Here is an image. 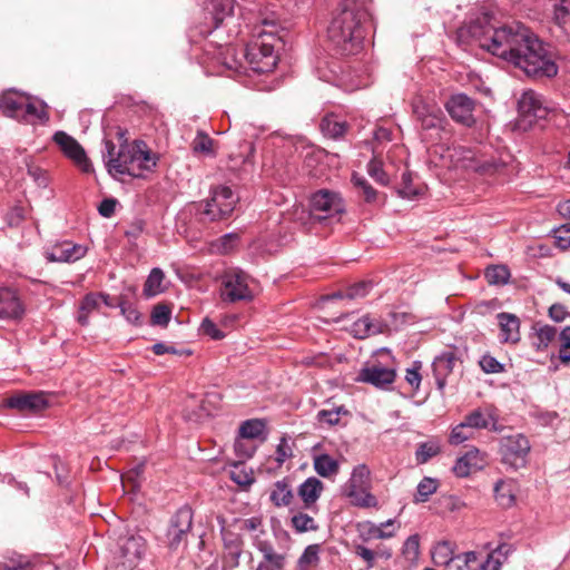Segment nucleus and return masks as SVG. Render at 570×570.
<instances>
[{"label":"nucleus","instance_id":"nucleus-44","mask_svg":"<svg viewBox=\"0 0 570 570\" xmlns=\"http://www.w3.org/2000/svg\"><path fill=\"white\" fill-rule=\"evenodd\" d=\"M422 193H423L422 187L413 186L412 174L409 171H404L402 174V181L397 189V194L403 198L414 199Z\"/></svg>","mask_w":570,"mask_h":570},{"label":"nucleus","instance_id":"nucleus-60","mask_svg":"<svg viewBox=\"0 0 570 570\" xmlns=\"http://www.w3.org/2000/svg\"><path fill=\"white\" fill-rule=\"evenodd\" d=\"M0 570H33L32 563L24 557L11 559L9 562H0Z\"/></svg>","mask_w":570,"mask_h":570},{"label":"nucleus","instance_id":"nucleus-59","mask_svg":"<svg viewBox=\"0 0 570 570\" xmlns=\"http://www.w3.org/2000/svg\"><path fill=\"white\" fill-rule=\"evenodd\" d=\"M483 372L488 374H497L504 371L503 364H501L495 357L487 354L483 355L479 362Z\"/></svg>","mask_w":570,"mask_h":570},{"label":"nucleus","instance_id":"nucleus-37","mask_svg":"<svg viewBox=\"0 0 570 570\" xmlns=\"http://www.w3.org/2000/svg\"><path fill=\"white\" fill-rule=\"evenodd\" d=\"M164 278L165 274L160 268H153L145 282L144 295L146 297H154L160 294L164 291L161 286Z\"/></svg>","mask_w":570,"mask_h":570},{"label":"nucleus","instance_id":"nucleus-35","mask_svg":"<svg viewBox=\"0 0 570 570\" xmlns=\"http://www.w3.org/2000/svg\"><path fill=\"white\" fill-rule=\"evenodd\" d=\"M314 470L323 478H331L338 473V462L328 454H320L314 458Z\"/></svg>","mask_w":570,"mask_h":570},{"label":"nucleus","instance_id":"nucleus-57","mask_svg":"<svg viewBox=\"0 0 570 570\" xmlns=\"http://www.w3.org/2000/svg\"><path fill=\"white\" fill-rule=\"evenodd\" d=\"M371 288H372V282L363 281V282L356 283V284L350 286L348 288H346L345 297L348 299H356V298L365 297L370 293Z\"/></svg>","mask_w":570,"mask_h":570},{"label":"nucleus","instance_id":"nucleus-16","mask_svg":"<svg viewBox=\"0 0 570 570\" xmlns=\"http://www.w3.org/2000/svg\"><path fill=\"white\" fill-rule=\"evenodd\" d=\"M449 158L454 167L472 169L482 173H490L494 167L492 164H479L475 159V153L470 148L456 146L448 150Z\"/></svg>","mask_w":570,"mask_h":570},{"label":"nucleus","instance_id":"nucleus-7","mask_svg":"<svg viewBox=\"0 0 570 570\" xmlns=\"http://www.w3.org/2000/svg\"><path fill=\"white\" fill-rule=\"evenodd\" d=\"M529 452L530 443L522 434L503 436L500 440L501 462L514 471L527 465Z\"/></svg>","mask_w":570,"mask_h":570},{"label":"nucleus","instance_id":"nucleus-20","mask_svg":"<svg viewBox=\"0 0 570 570\" xmlns=\"http://www.w3.org/2000/svg\"><path fill=\"white\" fill-rule=\"evenodd\" d=\"M485 463L484 454L479 449L472 448L455 461L452 470L456 476L465 478L472 472L482 470Z\"/></svg>","mask_w":570,"mask_h":570},{"label":"nucleus","instance_id":"nucleus-49","mask_svg":"<svg viewBox=\"0 0 570 570\" xmlns=\"http://www.w3.org/2000/svg\"><path fill=\"white\" fill-rule=\"evenodd\" d=\"M440 453V446L438 443L429 441L419 444L415 451V460L420 464L426 463L430 459Z\"/></svg>","mask_w":570,"mask_h":570},{"label":"nucleus","instance_id":"nucleus-15","mask_svg":"<svg viewBox=\"0 0 570 570\" xmlns=\"http://www.w3.org/2000/svg\"><path fill=\"white\" fill-rule=\"evenodd\" d=\"M519 111L523 118L528 119L529 124L543 119L548 115V108L543 105L541 95L533 90L522 94L519 100Z\"/></svg>","mask_w":570,"mask_h":570},{"label":"nucleus","instance_id":"nucleus-63","mask_svg":"<svg viewBox=\"0 0 570 570\" xmlns=\"http://www.w3.org/2000/svg\"><path fill=\"white\" fill-rule=\"evenodd\" d=\"M421 363L414 362L413 367L406 370L405 380L414 389L419 390L422 376L420 374Z\"/></svg>","mask_w":570,"mask_h":570},{"label":"nucleus","instance_id":"nucleus-25","mask_svg":"<svg viewBox=\"0 0 570 570\" xmlns=\"http://www.w3.org/2000/svg\"><path fill=\"white\" fill-rule=\"evenodd\" d=\"M223 541L224 547L228 551V554L225 556V561L232 568L237 567L239 564V558L242 554V538L227 530H223Z\"/></svg>","mask_w":570,"mask_h":570},{"label":"nucleus","instance_id":"nucleus-43","mask_svg":"<svg viewBox=\"0 0 570 570\" xmlns=\"http://www.w3.org/2000/svg\"><path fill=\"white\" fill-rule=\"evenodd\" d=\"M320 544H309L305 548L303 554L298 559V566L303 570L316 567L320 563Z\"/></svg>","mask_w":570,"mask_h":570},{"label":"nucleus","instance_id":"nucleus-42","mask_svg":"<svg viewBox=\"0 0 570 570\" xmlns=\"http://www.w3.org/2000/svg\"><path fill=\"white\" fill-rule=\"evenodd\" d=\"M352 181L357 188L358 194L364 198L366 203H375L377 199V191L370 185L365 177L357 174H353Z\"/></svg>","mask_w":570,"mask_h":570},{"label":"nucleus","instance_id":"nucleus-22","mask_svg":"<svg viewBox=\"0 0 570 570\" xmlns=\"http://www.w3.org/2000/svg\"><path fill=\"white\" fill-rule=\"evenodd\" d=\"M498 321L501 331V341L504 343H517L520 341V321L514 314L499 313Z\"/></svg>","mask_w":570,"mask_h":570},{"label":"nucleus","instance_id":"nucleus-10","mask_svg":"<svg viewBox=\"0 0 570 570\" xmlns=\"http://www.w3.org/2000/svg\"><path fill=\"white\" fill-rule=\"evenodd\" d=\"M193 525V510L188 505H184L177 510L171 517L167 530V543L170 549H178L187 542L188 533Z\"/></svg>","mask_w":570,"mask_h":570},{"label":"nucleus","instance_id":"nucleus-3","mask_svg":"<svg viewBox=\"0 0 570 570\" xmlns=\"http://www.w3.org/2000/svg\"><path fill=\"white\" fill-rule=\"evenodd\" d=\"M104 160L111 175L141 177L144 171H151L157 165V155L146 149L142 140L121 144L118 151L111 140L105 141Z\"/></svg>","mask_w":570,"mask_h":570},{"label":"nucleus","instance_id":"nucleus-27","mask_svg":"<svg viewBox=\"0 0 570 570\" xmlns=\"http://www.w3.org/2000/svg\"><path fill=\"white\" fill-rule=\"evenodd\" d=\"M370 488V470L365 464L355 466L343 487V494H354V489Z\"/></svg>","mask_w":570,"mask_h":570},{"label":"nucleus","instance_id":"nucleus-17","mask_svg":"<svg viewBox=\"0 0 570 570\" xmlns=\"http://www.w3.org/2000/svg\"><path fill=\"white\" fill-rule=\"evenodd\" d=\"M6 404L8 407L16 409L21 413H36L43 410L48 402L45 393L36 392L11 396L7 400Z\"/></svg>","mask_w":570,"mask_h":570},{"label":"nucleus","instance_id":"nucleus-40","mask_svg":"<svg viewBox=\"0 0 570 570\" xmlns=\"http://www.w3.org/2000/svg\"><path fill=\"white\" fill-rule=\"evenodd\" d=\"M454 557L451 543L448 541L438 543L432 551L434 564L443 566V568H445Z\"/></svg>","mask_w":570,"mask_h":570},{"label":"nucleus","instance_id":"nucleus-62","mask_svg":"<svg viewBox=\"0 0 570 570\" xmlns=\"http://www.w3.org/2000/svg\"><path fill=\"white\" fill-rule=\"evenodd\" d=\"M200 330L204 334L208 335L213 340H222L225 336V334L218 330L216 324L208 317L203 320Z\"/></svg>","mask_w":570,"mask_h":570},{"label":"nucleus","instance_id":"nucleus-64","mask_svg":"<svg viewBox=\"0 0 570 570\" xmlns=\"http://www.w3.org/2000/svg\"><path fill=\"white\" fill-rule=\"evenodd\" d=\"M355 553L357 557H360L362 560H364L366 562L367 569H372L374 567L375 551H373L364 546H356Z\"/></svg>","mask_w":570,"mask_h":570},{"label":"nucleus","instance_id":"nucleus-38","mask_svg":"<svg viewBox=\"0 0 570 570\" xmlns=\"http://www.w3.org/2000/svg\"><path fill=\"white\" fill-rule=\"evenodd\" d=\"M552 1V20L563 28L570 23V0H551Z\"/></svg>","mask_w":570,"mask_h":570},{"label":"nucleus","instance_id":"nucleus-28","mask_svg":"<svg viewBox=\"0 0 570 570\" xmlns=\"http://www.w3.org/2000/svg\"><path fill=\"white\" fill-rule=\"evenodd\" d=\"M531 335V344L537 351H544L557 336V328L551 325L535 324Z\"/></svg>","mask_w":570,"mask_h":570},{"label":"nucleus","instance_id":"nucleus-34","mask_svg":"<svg viewBox=\"0 0 570 570\" xmlns=\"http://www.w3.org/2000/svg\"><path fill=\"white\" fill-rule=\"evenodd\" d=\"M46 107L47 106L43 102L35 104L29 99L26 100L20 121L32 124L36 120H39L40 122H46L49 119Z\"/></svg>","mask_w":570,"mask_h":570},{"label":"nucleus","instance_id":"nucleus-56","mask_svg":"<svg viewBox=\"0 0 570 570\" xmlns=\"http://www.w3.org/2000/svg\"><path fill=\"white\" fill-rule=\"evenodd\" d=\"M367 173L368 175L379 184L385 186L389 184V176L383 169V165L377 159H372L367 164Z\"/></svg>","mask_w":570,"mask_h":570},{"label":"nucleus","instance_id":"nucleus-13","mask_svg":"<svg viewBox=\"0 0 570 570\" xmlns=\"http://www.w3.org/2000/svg\"><path fill=\"white\" fill-rule=\"evenodd\" d=\"M53 141L59 146L65 156L70 158L83 173L92 171V165L85 149L73 137L65 131H57L53 135Z\"/></svg>","mask_w":570,"mask_h":570},{"label":"nucleus","instance_id":"nucleus-12","mask_svg":"<svg viewBox=\"0 0 570 570\" xmlns=\"http://www.w3.org/2000/svg\"><path fill=\"white\" fill-rule=\"evenodd\" d=\"M501 561L492 553L484 560L479 559L475 552L456 554L444 570H500Z\"/></svg>","mask_w":570,"mask_h":570},{"label":"nucleus","instance_id":"nucleus-30","mask_svg":"<svg viewBox=\"0 0 570 570\" xmlns=\"http://www.w3.org/2000/svg\"><path fill=\"white\" fill-rule=\"evenodd\" d=\"M497 502L503 508H510L515 501V485L512 480H499L494 485Z\"/></svg>","mask_w":570,"mask_h":570},{"label":"nucleus","instance_id":"nucleus-45","mask_svg":"<svg viewBox=\"0 0 570 570\" xmlns=\"http://www.w3.org/2000/svg\"><path fill=\"white\" fill-rule=\"evenodd\" d=\"M438 490V480L425 476L417 484L415 502H426L429 498Z\"/></svg>","mask_w":570,"mask_h":570},{"label":"nucleus","instance_id":"nucleus-23","mask_svg":"<svg viewBox=\"0 0 570 570\" xmlns=\"http://www.w3.org/2000/svg\"><path fill=\"white\" fill-rule=\"evenodd\" d=\"M26 100H28V96L14 92L4 94L0 98V109L4 116L20 121Z\"/></svg>","mask_w":570,"mask_h":570},{"label":"nucleus","instance_id":"nucleus-50","mask_svg":"<svg viewBox=\"0 0 570 570\" xmlns=\"http://www.w3.org/2000/svg\"><path fill=\"white\" fill-rule=\"evenodd\" d=\"M259 551L263 553L264 559L269 562L275 569L279 570L284 567L285 557L274 551V548L268 542H261L258 546Z\"/></svg>","mask_w":570,"mask_h":570},{"label":"nucleus","instance_id":"nucleus-9","mask_svg":"<svg viewBox=\"0 0 570 570\" xmlns=\"http://www.w3.org/2000/svg\"><path fill=\"white\" fill-rule=\"evenodd\" d=\"M247 278V275L238 269L226 272L222 277V299L229 303L252 299Z\"/></svg>","mask_w":570,"mask_h":570},{"label":"nucleus","instance_id":"nucleus-58","mask_svg":"<svg viewBox=\"0 0 570 570\" xmlns=\"http://www.w3.org/2000/svg\"><path fill=\"white\" fill-rule=\"evenodd\" d=\"M118 307L129 323L135 325L140 324L141 314L128 301L120 299Z\"/></svg>","mask_w":570,"mask_h":570},{"label":"nucleus","instance_id":"nucleus-51","mask_svg":"<svg viewBox=\"0 0 570 570\" xmlns=\"http://www.w3.org/2000/svg\"><path fill=\"white\" fill-rule=\"evenodd\" d=\"M394 520L390 519L381 524H371L368 535L374 539H389L394 537L395 529L393 528Z\"/></svg>","mask_w":570,"mask_h":570},{"label":"nucleus","instance_id":"nucleus-5","mask_svg":"<svg viewBox=\"0 0 570 570\" xmlns=\"http://www.w3.org/2000/svg\"><path fill=\"white\" fill-rule=\"evenodd\" d=\"M237 198L233 190L226 186H218L212 190L210 198L191 203L189 209L197 220L203 224L226 219L235 209Z\"/></svg>","mask_w":570,"mask_h":570},{"label":"nucleus","instance_id":"nucleus-48","mask_svg":"<svg viewBox=\"0 0 570 570\" xmlns=\"http://www.w3.org/2000/svg\"><path fill=\"white\" fill-rule=\"evenodd\" d=\"M473 436L474 431L465 422L462 421L460 424L452 429L449 442L452 445H459L464 441L472 439Z\"/></svg>","mask_w":570,"mask_h":570},{"label":"nucleus","instance_id":"nucleus-36","mask_svg":"<svg viewBox=\"0 0 570 570\" xmlns=\"http://www.w3.org/2000/svg\"><path fill=\"white\" fill-rule=\"evenodd\" d=\"M209 6L215 24L218 27L226 17L234 13L235 0H210Z\"/></svg>","mask_w":570,"mask_h":570},{"label":"nucleus","instance_id":"nucleus-6","mask_svg":"<svg viewBox=\"0 0 570 570\" xmlns=\"http://www.w3.org/2000/svg\"><path fill=\"white\" fill-rule=\"evenodd\" d=\"M344 210L342 198L334 191L321 189L312 195L309 210L295 212V219L302 225L311 226L331 219Z\"/></svg>","mask_w":570,"mask_h":570},{"label":"nucleus","instance_id":"nucleus-33","mask_svg":"<svg viewBox=\"0 0 570 570\" xmlns=\"http://www.w3.org/2000/svg\"><path fill=\"white\" fill-rule=\"evenodd\" d=\"M463 422H465L473 431L479 429H491L493 431H498L495 420L491 414L485 415L482 411L475 410L468 414Z\"/></svg>","mask_w":570,"mask_h":570},{"label":"nucleus","instance_id":"nucleus-24","mask_svg":"<svg viewBox=\"0 0 570 570\" xmlns=\"http://www.w3.org/2000/svg\"><path fill=\"white\" fill-rule=\"evenodd\" d=\"M455 361L453 352H444L434 358L432 366L439 389H443L445 377L453 371Z\"/></svg>","mask_w":570,"mask_h":570},{"label":"nucleus","instance_id":"nucleus-29","mask_svg":"<svg viewBox=\"0 0 570 570\" xmlns=\"http://www.w3.org/2000/svg\"><path fill=\"white\" fill-rule=\"evenodd\" d=\"M387 324L374 322L370 315H365L353 324V332L356 337L364 338L371 335L381 334Z\"/></svg>","mask_w":570,"mask_h":570},{"label":"nucleus","instance_id":"nucleus-41","mask_svg":"<svg viewBox=\"0 0 570 570\" xmlns=\"http://www.w3.org/2000/svg\"><path fill=\"white\" fill-rule=\"evenodd\" d=\"M291 524L298 533L316 531L318 529V524L315 522V520L307 513L303 512L295 513L291 518Z\"/></svg>","mask_w":570,"mask_h":570},{"label":"nucleus","instance_id":"nucleus-47","mask_svg":"<svg viewBox=\"0 0 570 570\" xmlns=\"http://www.w3.org/2000/svg\"><path fill=\"white\" fill-rule=\"evenodd\" d=\"M264 429L265 423L262 420H247L242 423L239 434L245 439H257L263 434Z\"/></svg>","mask_w":570,"mask_h":570},{"label":"nucleus","instance_id":"nucleus-61","mask_svg":"<svg viewBox=\"0 0 570 570\" xmlns=\"http://www.w3.org/2000/svg\"><path fill=\"white\" fill-rule=\"evenodd\" d=\"M275 454V461L277 462L278 465H282L287 459L293 456V451L287 443L286 436H283L281 439V442L276 448Z\"/></svg>","mask_w":570,"mask_h":570},{"label":"nucleus","instance_id":"nucleus-4","mask_svg":"<svg viewBox=\"0 0 570 570\" xmlns=\"http://www.w3.org/2000/svg\"><path fill=\"white\" fill-rule=\"evenodd\" d=\"M263 26L272 29L258 31L257 36L242 50V55L250 68L259 73L272 71L277 63L275 55V45L278 41L275 36L276 24L274 21L265 19Z\"/></svg>","mask_w":570,"mask_h":570},{"label":"nucleus","instance_id":"nucleus-31","mask_svg":"<svg viewBox=\"0 0 570 570\" xmlns=\"http://www.w3.org/2000/svg\"><path fill=\"white\" fill-rule=\"evenodd\" d=\"M348 129L346 121L340 120L334 115L325 116L321 121L322 132L332 139H338L344 136Z\"/></svg>","mask_w":570,"mask_h":570},{"label":"nucleus","instance_id":"nucleus-46","mask_svg":"<svg viewBox=\"0 0 570 570\" xmlns=\"http://www.w3.org/2000/svg\"><path fill=\"white\" fill-rule=\"evenodd\" d=\"M485 277L491 285H503L509 281L510 271L504 265H494L487 268Z\"/></svg>","mask_w":570,"mask_h":570},{"label":"nucleus","instance_id":"nucleus-53","mask_svg":"<svg viewBox=\"0 0 570 570\" xmlns=\"http://www.w3.org/2000/svg\"><path fill=\"white\" fill-rule=\"evenodd\" d=\"M213 145L214 140L208 135L203 131H198L191 144V148L194 153L214 155Z\"/></svg>","mask_w":570,"mask_h":570},{"label":"nucleus","instance_id":"nucleus-54","mask_svg":"<svg viewBox=\"0 0 570 570\" xmlns=\"http://www.w3.org/2000/svg\"><path fill=\"white\" fill-rule=\"evenodd\" d=\"M559 358L562 364H570V326H566L559 334Z\"/></svg>","mask_w":570,"mask_h":570},{"label":"nucleus","instance_id":"nucleus-26","mask_svg":"<svg viewBox=\"0 0 570 570\" xmlns=\"http://www.w3.org/2000/svg\"><path fill=\"white\" fill-rule=\"evenodd\" d=\"M324 485L317 478L306 479L298 488V495L306 508H311L321 497Z\"/></svg>","mask_w":570,"mask_h":570},{"label":"nucleus","instance_id":"nucleus-8","mask_svg":"<svg viewBox=\"0 0 570 570\" xmlns=\"http://www.w3.org/2000/svg\"><path fill=\"white\" fill-rule=\"evenodd\" d=\"M146 551V541L140 535H128L118 540L115 570H134Z\"/></svg>","mask_w":570,"mask_h":570},{"label":"nucleus","instance_id":"nucleus-39","mask_svg":"<svg viewBox=\"0 0 570 570\" xmlns=\"http://www.w3.org/2000/svg\"><path fill=\"white\" fill-rule=\"evenodd\" d=\"M354 494H344L353 505L360 508H375L377 505V499L368 491V488L354 489Z\"/></svg>","mask_w":570,"mask_h":570},{"label":"nucleus","instance_id":"nucleus-52","mask_svg":"<svg viewBox=\"0 0 570 570\" xmlns=\"http://www.w3.org/2000/svg\"><path fill=\"white\" fill-rule=\"evenodd\" d=\"M403 557L409 562H414L417 560L420 554V537L417 534L410 535L402 549Z\"/></svg>","mask_w":570,"mask_h":570},{"label":"nucleus","instance_id":"nucleus-21","mask_svg":"<svg viewBox=\"0 0 570 570\" xmlns=\"http://www.w3.org/2000/svg\"><path fill=\"white\" fill-rule=\"evenodd\" d=\"M23 307L14 291L0 288V318H20Z\"/></svg>","mask_w":570,"mask_h":570},{"label":"nucleus","instance_id":"nucleus-11","mask_svg":"<svg viewBox=\"0 0 570 570\" xmlns=\"http://www.w3.org/2000/svg\"><path fill=\"white\" fill-rule=\"evenodd\" d=\"M412 109L416 121L423 130L443 128L445 117L438 105L428 102L419 97L413 100Z\"/></svg>","mask_w":570,"mask_h":570},{"label":"nucleus","instance_id":"nucleus-14","mask_svg":"<svg viewBox=\"0 0 570 570\" xmlns=\"http://www.w3.org/2000/svg\"><path fill=\"white\" fill-rule=\"evenodd\" d=\"M445 108L454 121L462 124L466 127H471L474 125L475 119L473 116V111L475 108V102L466 95L458 94L451 96L445 104Z\"/></svg>","mask_w":570,"mask_h":570},{"label":"nucleus","instance_id":"nucleus-32","mask_svg":"<svg viewBox=\"0 0 570 570\" xmlns=\"http://www.w3.org/2000/svg\"><path fill=\"white\" fill-rule=\"evenodd\" d=\"M294 495L286 479L275 482L269 499L276 507L289 505Z\"/></svg>","mask_w":570,"mask_h":570},{"label":"nucleus","instance_id":"nucleus-55","mask_svg":"<svg viewBox=\"0 0 570 570\" xmlns=\"http://www.w3.org/2000/svg\"><path fill=\"white\" fill-rule=\"evenodd\" d=\"M170 308L165 304H158L151 312V323L153 325L166 327L170 321Z\"/></svg>","mask_w":570,"mask_h":570},{"label":"nucleus","instance_id":"nucleus-18","mask_svg":"<svg viewBox=\"0 0 570 570\" xmlns=\"http://www.w3.org/2000/svg\"><path fill=\"white\" fill-rule=\"evenodd\" d=\"M395 376L396 374L393 368L374 364L362 368L357 380L380 389H385L394 382Z\"/></svg>","mask_w":570,"mask_h":570},{"label":"nucleus","instance_id":"nucleus-1","mask_svg":"<svg viewBox=\"0 0 570 570\" xmlns=\"http://www.w3.org/2000/svg\"><path fill=\"white\" fill-rule=\"evenodd\" d=\"M479 46L491 55L520 68L534 79L553 78L558 66L546 45L523 24H508L488 30Z\"/></svg>","mask_w":570,"mask_h":570},{"label":"nucleus","instance_id":"nucleus-2","mask_svg":"<svg viewBox=\"0 0 570 570\" xmlns=\"http://www.w3.org/2000/svg\"><path fill=\"white\" fill-rule=\"evenodd\" d=\"M368 16L362 0H344L341 3L327 28L328 40L338 53L348 56L360 51Z\"/></svg>","mask_w":570,"mask_h":570},{"label":"nucleus","instance_id":"nucleus-19","mask_svg":"<svg viewBox=\"0 0 570 570\" xmlns=\"http://www.w3.org/2000/svg\"><path fill=\"white\" fill-rule=\"evenodd\" d=\"M86 248L71 242H61L47 249L46 257L49 262L70 263L83 257Z\"/></svg>","mask_w":570,"mask_h":570}]
</instances>
